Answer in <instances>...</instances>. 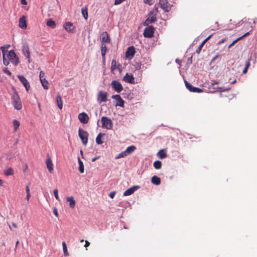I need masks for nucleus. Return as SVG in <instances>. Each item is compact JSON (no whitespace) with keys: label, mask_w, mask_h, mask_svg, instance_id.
<instances>
[{"label":"nucleus","mask_w":257,"mask_h":257,"mask_svg":"<svg viewBox=\"0 0 257 257\" xmlns=\"http://www.w3.org/2000/svg\"><path fill=\"white\" fill-rule=\"evenodd\" d=\"M10 46L7 45L6 46H2L1 49L2 50L3 55V63L6 66L10 64V61L14 65L17 66L19 63V59L18 57L16 54L14 50H12L8 52L6 50V48H8Z\"/></svg>","instance_id":"obj_1"},{"label":"nucleus","mask_w":257,"mask_h":257,"mask_svg":"<svg viewBox=\"0 0 257 257\" xmlns=\"http://www.w3.org/2000/svg\"><path fill=\"white\" fill-rule=\"evenodd\" d=\"M14 92L12 96V101L15 109L19 110L22 108V102L20 96L16 89L13 88Z\"/></svg>","instance_id":"obj_2"},{"label":"nucleus","mask_w":257,"mask_h":257,"mask_svg":"<svg viewBox=\"0 0 257 257\" xmlns=\"http://www.w3.org/2000/svg\"><path fill=\"white\" fill-rule=\"evenodd\" d=\"M102 127L107 130H111L113 127V123L111 120L106 116L101 117Z\"/></svg>","instance_id":"obj_3"},{"label":"nucleus","mask_w":257,"mask_h":257,"mask_svg":"<svg viewBox=\"0 0 257 257\" xmlns=\"http://www.w3.org/2000/svg\"><path fill=\"white\" fill-rule=\"evenodd\" d=\"M78 135L81 140L83 144L86 146L88 142V138L89 136L88 133L86 131L82 130L81 128H79L78 130Z\"/></svg>","instance_id":"obj_4"},{"label":"nucleus","mask_w":257,"mask_h":257,"mask_svg":"<svg viewBox=\"0 0 257 257\" xmlns=\"http://www.w3.org/2000/svg\"><path fill=\"white\" fill-rule=\"evenodd\" d=\"M208 89L211 92H215L217 91H228L229 88L222 89L221 87H219L218 84L217 82L212 83L209 85Z\"/></svg>","instance_id":"obj_5"},{"label":"nucleus","mask_w":257,"mask_h":257,"mask_svg":"<svg viewBox=\"0 0 257 257\" xmlns=\"http://www.w3.org/2000/svg\"><path fill=\"white\" fill-rule=\"evenodd\" d=\"M155 28L152 26H148L144 30L143 35L145 38H152L154 36Z\"/></svg>","instance_id":"obj_6"},{"label":"nucleus","mask_w":257,"mask_h":257,"mask_svg":"<svg viewBox=\"0 0 257 257\" xmlns=\"http://www.w3.org/2000/svg\"><path fill=\"white\" fill-rule=\"evenodd\" d=\"M108 93L103 91H100L97 94V101L99 103L106 102L107 100Z\"/></svg>","instance_id":"obj_7"},{"label":"nucleus","mask_w":257,"mask_h":257,"mask_svg":"<svg viewBox=\"0 0 257 257\" xmlns=\"http://www.w3.org/2000/svg\"><path fill=\"white\" fill-rule=\"evenodd\" d=\"M40 80L43 88L47 90L49 88L48 81L45 78V73L43 71H41L39 74Z\"/></svg>","instance_id":"obj_8"},{"label":"nucleus","mask_w":257,"mask_h":257,"mask_svg":"<svg viewBox=\"0 0 257 257\" xmlns=\"http://www.w3.org/2000/svg\"><path fill=\"white\" fill-rule=\"evenodd\" d=\"M159 4L161 8L165 12H168L171 10V5L168 4L167 0H160Z\"/></svg>","instance_id":"obj_9"},{"label":"nucleus","mask_w":257,"mask_h":257,"mask_svg":"<svg viewBox=\"0 0 257 257\" xmlns=\"http://www.w3.org/2000/svg\"><path fill=\"white\" fill-rule=\"evenodd\" d=\"M112 87L116 91L117 93L120 92L122 89L123 87L121 83L116 80H113L111 82Z\"/></svg>","instance_id":"obj_10"},{"label":"nucleus","mask_w":257,"mask_h":257,"mask_svg":"<svg viewBox=\"0 0 257 257\" xmlns=\"http://www.w3.org/2000/svg\"><path fill=\"white\" fill-rule=\"evenodd\" d=\"M185 84L186 88L190 92L200 93L203 91V90L201 89L193 86L190 83L188 82L187 81H185Z\"/></svg>","instance_id":"obj_11"},{"label":"nucleus","mask_w":257,"mask_h":257,"mask_svg":"<svg viewBox=\"0 0 257 257\" xmlns=\"http://www.w3.org/2000/svg\"><path fill=\"white\" fill-rule=\"evenodd\" d=\"M18 77L19 80L21 81V82L23 84V85L25 87L27 91H28L30 88V83L28 82V81L23 75H18Z\"/></svg>","instance_id":"obj_12"},{"label":"nucleus","mask_w":257,"mask_h":257,"mask_svg":"<svg viewBox=\"0 0 257 257\" xmlns=\"http://www.w3.org/2000/svg\"><path fill=\"white\" fill-rule=\"evenodd\" d=\"M100 39L101 41V43H109L111 42V39L110 37L108 36V34L107 32H103L100 36Z\"/></svg>","instance_id":"obj_13"},{"label":"nucleus","mask_w":257,"mask_h":257,"mask_svg":"<svg viewBox=\"0 0 257 257\" xmlns=\"http://www.w3.org/2000/svg\"><path fill=\"white\" fill-rule=\"evenodd\" d=\"M22 52L23 54L26 56V58L29 59L30 57V52L29 45L27 43H25L23 44Z\"/></svg>","instance_id":"obj_14"},{"label":"nucleus","mask_w":257,"mask_h":257,"mask_svg":"<svg viewBox=\"0 0 257 257\" xmlns=\"http://www.w3.org/2000/svg\"><path fill=\"white\" fill-rule=\"evenodd\" d=\"M112 98L115 99L116 101V106H119L120 107H123L124 101L121 98L119 95H113L111 96Z\"/></svg>","instance_id":"obj_15"},{"label":"nucleus","mask_w":257,"mask_h":257,"mask_svg":"<svg viewBox=\"0 0 257 257\" xmlns=\"http://www.w3.org/2000/svg\"><path fill=\"white\" fill-rule=\"evenodd\" d=\"M78 119L81 122L85 124L88 122L89 117L85 112H82L78 115Z\"/></svg>","instance_id":"obj_16"},{"label":"nucleus","mask_w":257,"mask_h":257,"mask_svg":"<svg viewBox=\"0 0 257 257\" xmlns=\"http://www.w3.org/2000/svg\"><path fill=\"white\" fill-rule=\"evenodd\" d=\"M140 188V187L138 185L134 186L132 187H131L127 189L123 193V196H129L132 195L134 193L135 191H137L138 189H139Z\"/></svg>","instance_id":"obj_17"},{"label":"nucleus","mask_w":257,"mask_h":257,"mask_svg":"<svg viewBox=\"0 0 257 257\" xmlns=\"http://www.w3.org/2000/svg\"><path fill=\"white\" fill-rule=\"evenodd\" d=\"M157 21L156 17L155 15H153L152 13L150 14V16L146 19L144 23V25H149Z\"/></svg>","instance_id":"obj_18"},{"label":"nucleus","mask_w":257,"mask_h":257,"mask_svg":"<svg viewBox=\"0 0 257 257\" xmlns=\"http://www.w3.org/2000/svg\"><path fill=\"white\" fill-rule=\"evenodd\" d=\"M135 48L134 46L129 47L126 52V57L128 58H132L135 54Z\"/></svg>","instance_id":"obj_19"},{"label":"nucleus","mask_w":257,"mask_h":257,"mask_svg":"<svg viewBox=\"0 0 257 257\" xmlns=\"http://www.w3.org/2000/svg\"><path fill=\"white\" fill-rule=\"evenodd\" d=\"M63 27L69 33L73 32V31L75 29V27L73 26V24L70 22H66L64 24Z\"/></svg>","instance_id":"obj_20"},{"label":"nucleus","mask_w":257,"mask_h":257,"mask_svg":"<svg viewBox=\"0 0 257 257\" xmlns=\"http://www.w3.org/2000/svg\"><path fill=\"white\" fill-rule=\"evenodd\" d=\"M123 80L126 82L131 84H134L135 83V78L131 74H128V73H126L123 77Z\"/></svg>","instance_id":"obj_21"},{"label":"nucleus","mask_w":257,"mask_h":257,"mask_svg":"<svg viewBox=\"0 0 257 257\" xmlns=\"http://www.w3.org/2000/svg\"><path fill=\"white\" fill-rule=\"evenodd\" d=\"M107 51L106 46L105 43H101V52L103 61L105 60V54Z\"/></svg>","instance_id":"obj_22"},{"label":"nucleus","mask_w":257,"mask_h":257,"mask_svg":"<svg viewBox=\"0 0 257 257\" xmlns=\"http://www.w3.org/2000/svg\"><path fill=\"white\" fill-rule=\"evenodd\" d=\"M152 183L155 185H159L161 183V179L157 176H153L151 178Z\"/></svg>","instance_id":"obj_23"},{"label":"nucleus","mask_w":257,"mask_h":257,"mask_svg":"<svg viewBox=\"0 0 257 257\" xmlns=\"http://www.w3.org/2000/svg\"><path fill=\"white\" fill-rule=\"evenodd\" d=\"M47 167L50 173H52L53 171V164L52 161L50 158H48L46 161Z\"/></svg>","instance_id":"obj_24"},{"label":"nucleus","mask_w":257,"mask_h":257,"mask_svg":"<svg viewBox=\"0 0 257 257\" xmlns=\"http://www.w3.org/2000/svg\"><path fill=\"white\" fill-rule=\"evenodd\" d=\"M66 200L67 202H69V206L71 208H74L75 206V200L74 199L73 197H67L66 198Z\"/></svg>","instance_id":"obj_25"},{"label":"nucleus","mask_w":257,"mask_h":257,"mask_svg":"<svg viewBox=\"0 0 257 257\" xmlns=\"http://www.w3.org/2000/svg\"><path fill=\"white\" fill-rule=\"evenodd\" d=\"M19 27L22 29H25L27 27L25 17H22L19 19Z\"/></svg>","instance_id":"obj_26"},{"label":"nucleus","mask_w":257,"mask_h":257,"mask_svg":"<svg viewBox=\"0 0 257 257\" xmlns=\"http://www.w3.org/2000/svg\"><path fill=\"white\" fill-rule=\"evenodd\" d=\"M56 101H57L58 107H59V108H60V109H62V107H63V102H62V98H61V96H60V95L58 94L57 96Z\"/></svg>","instance_id":"obj_27"},{"label":"nucleus","mask_w":257,"mask_h":257,"mask_svg":"<svg viewBox=\"0 0 257 257\" xmlns=\"http://www.w3.org/2000/svg\"><path fill=\"white\" fill-rule=\"evenodd\" d=\"M105 135L104 134L99 133L96 138V142L98 145H101L103 143V141H102V138L103 136Z\"/></svg>","instance_id":"obj_28"},{"label":"nucleus","mask_w":257,"mask_h":257,"mask_svg":"<svg viewBox=\"0 0 257 257\" xmlns=\"http://www.w3.org/2000/svg\"><path fill=\"white\" fill-rule=\"evenodd\" d=\"M136 149V147L135 146H130L128 147L125 150L127 155L132 154Z\"/></svg>","instance_id":"obj_29"},{"label":"nucleus","mask_w":257,"mask_h":257,"mask_svg":"<svg viewBox=\"0 0 257 257\" xmlns=\"http://www.w3.org/2000/svg\"><path fill=\"white\" fill-rule=\"evenodd\" d=\"M121 67L120 64H118L117 67H116V62L115 60L113 59L111 62V71H114L116 69V68H117L118 69H119V67Z\"/></svg>","instance_id":"obj_30"},{"label":"nucleus","mask_w":257,"mask_h":257,"mask_svg":"<svg viewBox=\"0 0 257 257\" xmlns=\"http://www.w3.org/2000/svg\"><path fill=\"white\" fill-rule=\"evenodd\" d=\"M78 161L79 164V171L80 173H83L84 171L83 163L79 157L78 158Z\"/></svg>","instance_id":"obj_31"},{"label":"nucleus","mask_w":257,"mask_h":257,"mask_svg":"<svg viewBox=\"0 0 257 257\" xmlns=\"http://www.w3.org/2000/svg\"><path fill=\"white\" fill-rule=\"evenodd\" d=\"M88 11V9L86 7L81 9L82 15H83L84 18L85 20H87L88 18V11Z\"/></svg>","instance_id":"obj_32"},{"label":"nucleus","mask_w":257,"mask_h":257,"mask_svg":"<svg viewBox=\"0 0 257 257\" xmlns=\"http://www.w3.org/2000/svg\"><path fill=\"white\" fill-rule=\"evenodd\" d=\"M157 155L161 159H165L167 157V154L163 150H160L158 153Z\"/></svg>","instance_id":"obj_33"},{"label":"nucleus","mask_w":257,"mask_h":257,"mask_svg":"<svg viewBox=\"0 0 257 257\" xmlns=\"http://www.w3.org/2000/svg\"><path fill=\"white\" fill-rule=\"evenodd\" d=\"M13 123L14 125V132H16L20 125V122L16 119H14L13 121Z\"/></svg>","instance_id":"obj_34"},{"label":"nucleus","mask_w":257,"mask_h":257,"mask_svg":"<svg viewBox=\"0 0 257 257\" xmlns=\"http://www.w3.org/2000/svg\"><path fill=\"white\" fill-rule=\"evenodd\" d=\"M47 25L53 29L56 27L55 22L51 19H49L47 22Z\"/></svg>","instance_id":"obj_35"},{"label":"nucleus","mask_w":257,"mask_h":257,"mask_svg":"<svg viewBox=\"0 0 257 257\" xmlns=\"http://www.w3.org/2000/svg\"><path fill=\"white\" fill-rule=\"evenodd\" d=\"M14 171L12 168H10L8 169L4 172L5 175L7 176L13 175L14 174Z\"/></svg>","instance_id":"obj_36"},{"label":"nucleus","mask_w":257,"mask_h":257,"mask_svg":"<svg viewBox=\"0 0 257 257\" xmlns=\"http://www.w3.org/2000/svg\"><path fill=\"white\" fill-rule=\"evenodd\" d=\"M250 32H247L245 34H244L243 35H242V36L238 38L237 39H236L235 40H234L229 46V47H231L232 46H233L236 42H237L238 40H240L241 39H242V38H243L245 36H246L247 35H248L249 34Z\"/></svg>","instance_id":"obj_37"},{"label":"nucleus","mask_w":257,"mask_h":257,"mask_svg":"<svg viewBox=\"0 0 257 257\" xmlns=\"http://www.w3.org/2000/svg\"><path fill=\"white\" fill-rule=\"evenodd\" d=\"M154 167L156 169H160L162 167V163L160 161H156L154 163Z\"/></svg>","instance_id":"obj_38"},{"label":"nucleus","mask_w":257,"mask_h":257,"mask_svg":"<svg viewBox=\"0 0 257 257\" xmlns=\"http://www.w3.org/2000/svg\"><path fill=\"white\" fill-rule=\"evenodd\" d=\"M62 246H63V250L64 255L68 256V252L67 251V245H66V243L64 241H63L62 242Z\"/></svg>","instance_id":"obj_39"},{"label":"nucleus","mask_w":257,"mask_h":257,"mask_svg":"<svg viewBox=\"0 0 257 257\" xmlns=\"http://www.w3.org/2000/svg\"><path fill=\"white\" fill-rule=\"evenodd\" d=\"M127 156H128V155H127L126 153L124 151L121 152L119 154H118V155L115 157V159H118L121 158H123Z\"/></svg>","instance_id":"obj_40"},{"label":"nucleus","mask_w":257,"mask_h":257,"mask_svg":"<svg viewBox=\"0 0 257 257\" xmlns=\"http://www.w3.org/2000/svg\"><path fill=\"white\" fill-rule=\"evenodd\" d=\"M54 196H55V198L57 200H60V199H59V196H58V191L57 189H55L54 190Z\"/></svg>","instance_id":"obj_41"},{"label":"nucleus","mask_w":257,"mask_h":257,"mask_svg":"<svg viewBox=\"0 0 257 257\" xmlns=\"http://www.w3.org/2000/svg\"><path fill=\"white\" fill-rule=\"evenodd\" d=\"M3 72L9 76L12 75V73L7 68L3 69Z\"/></svg>","instance_id":"obj_42"},{"label":"nucleus","mask_w":257,"mask_h":257,"mask_svg":"<svg viewBox=\"0 0 257 257\" xmlns=\"http://www.w3.org/2000/svg\"><path fill=\"white\" fill-rule=\"evenodd\" d=\"M144 3L145 4H148L150 6L153 4V0H144Z\"/></svg>","instance_id":"obj_43"},{"label":"nucleus","mask_w":257,"mask_h":257,"mask_svg":"<svg viewBox=\"0 0 257 257\" xmlns=\"http://www.w3.org/2000/svg\"><path fill=\"white\" fill-rule=\"evenodd\" d=\"M203 45L200 44L199 47H198V48L197 49V50H196V52L198 54L200 53L202 47H203Z\"/></svg>","instance_id":"obj_44"},{"label":"nucleus","mask_w":257,"mask_h":257,"mask_svg":"<svg viewBox=\"0 0 257 257\" xmlns=\"http://www.w3.org/2000/svg\"><path fill=\"white\" fill-rule=\"evenodd\" d=\"M125 0H115L114 1V5H118L122 3L123 2H124Z\"/></svg>","instance_id":"obj_45"},{"label":"nucleus","mask_w":257,"mask_h":257,"mask_svg":"<svg viewBox=\"0 0 257 257\" xmlns=\"http://www.w3.org/2000/svg\"><path fill=\"white\" fill-rule=\"evenodd\" d=\"M116 192L115 191H112L109 193V196L111 198H113L114 197V195H115Z\"/></svg>","instance_id":"obj_46"},{"label":"nucleus","mask_w":257,"mask_h":257,"mask_svg":"<svg viewBox=\"0 0 257 257\" xmlns=\"http://www.w3.org/2000/svg\"><path fill=\"white\" fill-rule=\"evenodd\" d=\"M211 35L209 36L207 38H206L202 43L201 45L204 46V44L211 38Z\"/></svg>","instance_id":"obj_47"},{"label":"nucleus","mask_w":257,"mask_h":257,"mask_svg":"<svg viewBox=\"0 0 257 257\" xmlns=\"http://www.w3.org/2000/svg\"><path fill=\"white\" fill-rule=\"evenodd\" d=\"M211 35L209 36L207 38H206L202 43L201 45L204 46V44L211 38Z\"/></svg>","instance_id":"obj_48"},{"label":"nucleus","mask_w":257,"mask_h":257,"mask_svg":"<svg viewBox=\"0 0 257 257\" xmlns=\"http://www.w3.org/2000/svg\"><path fill=\"white\" fill-rule=\"evenodd\" d=\"M53 213L54 214V215L58 217V211H57V209L56 207H54V209H53Z\"/></svg>","instance_id":"obj_49"},{"label":"nucleus","mask_w":257,"mask_h":257,"mask_svg":"<svg viewBox=\"0 0 257 257\" xmlns=\"http://www.w3.org/2000/svg\"><path fill=\"white\" fill-rule=\"evenodd\" d=\"M250 60V59H249L246 62V64H245V68H248L249 66H250V62H249V60Z\"/></svg>","instance_id":"obj_50"},{"label":"nucleus","mask_w":257,"mask_h":257,"mask_svg":"<svg viewBox=\"0 0 257 257\" xmlns=\"http://www.w3.org/2000/svg\"><path fill=\"white\" fill-rule=\"evenodd\" d=\"M26 191L27 194L30 193V188H29V185L26 186Z\"/></svg>","instance_id":"obj_51"},{"label":"nucleus","mask_w":257,"mask_h":257,"mask_svg":"<svg viewBox=\"0 0 257 257\" xmlns=\"http://www.w3.org/2000/svg\"><path fill=\"white\" fill-rule=\"evenodd\" d=\"M175 61L178 65H179V66H181V64L182 62V61L181 60L179 59H176Z\"/></svg>","instance_id":"obj_52"},{"label":"nucleus","mask_w":257,"mask_h":257,"mask_svg":"<svg viewBox=\"0 0 257 257\" xmlns=\"http://www.w3.org/2000/svg\"><path fill=\"white\" fill-rule=\"evenodd\" d=\"M21 3L22 5H27V2L26 0H21Z\"/></svg>","instance_id":"obj_53"},{"label":"nucleus","mask_w":257,"mask_h":257,"mask_svg":"<svg viewBox=\"0 0 257 257\" xmlns=\"http://www.w3.org/2000/svg\"><path fill=\"white\" fill-rule=\"evenodd\" d=\"M89 245H90V242L88 241H87V240H85V244L84 245V246L85 247H87Z\"/></svg>","instance_id":"obj_54"},{"label":"nucleus","mask_w":257,"mask_h":257,"mask_svg":"<svg viewBox=\"0 0 257 257\" xmlns=\"http://www.w3.org/2000/svg\"><path fill=\"white\" fill-rule=\"evenodd\" d=\"M247 69H248L247 68H244V69H243V71H242V73H243V74H245V73H247Z\"/></svg>","instance_id":"obj_55"},{"label":"nucleus","mask_w":257,"mask_h":257,"mask_svg":"<svg viewBox=\"0 0 257 257\" xmlns=\"http://www.w3.org/2000/svg\"><path fill=\"white\" fill-rule=\"evenodd\" d=\"M99 158V157H95L94 158H93L92 159V162H95L97 159H98V158Z\"/></svg>","instance_id":"obj_56"},{"label":"nucleus","mask_w":257,"mask_h":257,"mask_svg":"<svg viewBox=\"0 0 257 257\" xmlns=\"http://www.w3.org/2000/svg\"><path fill=\"white\" fill-rule=\"evenodd\" d=\"M30 197V193L27 194L26 198L28 200L29 199Z\"/></svg>","instance_id":"obj_57"},{"label":"nucleus","mask_w":257,"mask_h":257,"mask_svg":"<svg viewBox=\"0 0 257 257\" xmlns=\"http://www.w3.org/2000/svg\"><path fill=\"white\" fill-rule=\"evenodd\" d=\"M224 41H225V39H222L221 40H220L219 41V44H221V43H223Z\"/></svg>","instance_id":"obj_58"},{"label":"nucleus","mask_w":257,"mask_h":257,"mask_svg":"<svg viewBox=\"0 0 257 257\" xmlns=\"http://www.w3.org/2000/svg\"><path fill=\"white\" fill-rule=\"evenodd\" d=\"M80 154H81L82 157L83 158V153L82 150H80Z\"/></svg>","instance_id":"obj_59"},{"label":"nucleus","mask_w":257,"mask_h":257,"mask_svg":"<svg viewBox=\"0 0 257 257\" xmlns=\"http://www.w3.org/2000/svg\"><path fill=\"white\" fill-rule=\"evenodd\" d=\"M3 184V181L0 179V186H2Z\"/></svg>","instance_id":"obj_60"},{"label":"nucleus","mask_w":257,"mask_h":257,"mask_svg":"<svg viewBox=\"0 0 257 257\" xmlns=\"http://www.w3.org/2000/svg\"><path fill=\"white\" fill-rule=\"evenodd\" d=\"M12 225L14 227H17V225L16 224L14 223H12Z\"/></svg>","instance_id":"obj_61"},{"label":"nucleus","mask_w":257,"mask_h":257,"mask_svg":"<svg viewBox=\"0 0 257 257\" xmlns=\"http://www.w3.org/2000/svg\"><path fill=\"white\" fill-rule=\"evenodd\" d=\"M19 243V241H17V242H16V248L17 247L18 243Z\"/></svg>","instance_id":"obj_62"},{"label":"nucleus","mask_w":257,"mask_h":257,"mask_svg":"<svg viewBox=\"0 0 257 257\" xmlns=\"http://www.w3.org/2000/svg\"><path fill=\"white\" fill-rule=\"evenodd\" d=\"M27 168H28V166H27V165H26V167H25V169L24 170V171H25L27 169Z\"/></svg>","instance_id":"obj_63"},{"label":"nucleus","mask_w":257,"mask_h":257,"mask_svg":"<svg viewBox=\"0 0 257 257\" xmlns=\"http://www.w3.org/2000/svg\"><path fill=\"white\" fill-rule=\"evenodd\" d=\"M235 81H235V80H234V81H233V82H231V83H232V84H233V83H234L235 82Z\"/></svg>","instance_id":"obj_64"}]
</instances>
